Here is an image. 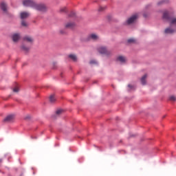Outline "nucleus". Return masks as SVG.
I'll return each mask as SVG.
<instances>
[{
    "mask_svg": "<svg viewBox=\"0 0 176 176\" xmlns=\"http://www.w3.org/2000/svg\"><path fill=\"white\" fill-rule=\"evenodd\" d=\"M104 9H107L106 6H104V7L100 6L98 10V12H104Z\"/></svg>",
    "mask_w": 176,
    "mask_h": 176,
    "instance_id": "aec40b11",
    "label": "nucleus"
},
{
    "mask_svg": "<svg viewBox=\"0 0 176 176\" xmlns=\"http://www.w3.org/2000/svg\"><path fill=\"white\" fill-rule=\"evenodd\" d=\"M23 42L24 44L21 45V49L22 52H24L25 53H28V52H30V47H27V45H25V43H27V42L28 43H32V42H34V39H32L30 36H25L23 38Z\"/></svg>",
    "mask_w": 176,
    "mask_h": 176,
    "instance_id": "f03ea898",
    "label": "nucleus"
},
{
    "mask_svg": "<svg viewBox=\"0 0 176 176\" xmlns=\"http://www.w3.org/2000/svg\"><path fill=\"white\" fill-rule=\"evenodd\" d=\"M66 28H74L75 27V23L69 22L65 25Z\"/></svg>",
    "mask_w": 176,
    "mask_h": 176,
    "instance_id": "2eb2a0df",
    "label": "nucleus"
},
{
    "mask_svg": "<svg viewBox=\"0 0 176 176\" xmlns=\"http://www.w3.org/2000/svg\"><path fill=\"white\" fill-rule=\"evenodd\" d=\"M30 16H31V14L28 12L23 11L20 13V17L21 20H25V19H28Z\"/></svg>",
    "mask_w": 176,
    "mask_h": 176,
    "instance_id": "6e6552de",
    "label": "nucleus"
},
{
    "mask_svg": "<svg viewBox=\"0 0 176 176\" xmlns=\"http://www.w3.org/2000/svg\"><path fill=\"white\" fill-rule=\"evenodd\" d=\"M169 101H173V102L176 101V96L174 95H171L169 96Z\"/></svg>",
    "mask_w": 176,
    "mask_h": 176,
    "instance_id": "a211bd4d",
    "label": "nucleus"
},
{
    "mask_svg": "<svg viewBox=\"0 0 176 176\" xmlns=\"http://www.w3.org/2000/svg\"><path fill=\"white\" fill-rule=\"evenodd\" d=\"M90 64H97V62L96 60H91Z\"/></svg>",
    "mask_w": 176,
    "mask_h": 176,
    "instance_id": "393cba45",
    "label": "nucleus"
},
{
    "mask_svg": "<svg viewBox=\"0 0 176 176\" xmlns=\"http://www.w3.org/2000/svg\"><path fill=\"white\" fill-rule=\"evenodd\" d=\"M36 3L34 0H22L23 6H25V8H32V9H34Z\"/></svg>",
    "mask_w": 176,
    "mask_h": 176,
    "instance_id": "20e7f679",
    "label": "nucleus"
},
{
    "mask_svg": "<svg viewBox=\"0 0 176 176\" xmlns=\"http://www.w3.org/2000/svg\"><path fill=\"white\" fill-rule=\"evenodd\" d=\"M0 8L5 14H8V4L5 1L0 3Z\"/></svg>",
    "mask_w": 176,
    "mask_h": 176,
    "instance_id": "0eeeda50",
    "label": "nucleus"
},
{
    "mask_svg": "<svg viewBox=\"0 0 176 176\" xmlns=\"http://www.w3.org/2000/svg\"><path fill=\"white\" fill-rule=\"evenodd\" d=\"M33 9H34V10H37V12H41V13H46L48 10L47 6L42 3H36Z\"/></svg>",
    "mask_w": 176,
    "mask_h": 176,
    "instance_id": "7ed1b4c3",
    "label": "nucleus"
},
{
    "mask_svg": "<svg viewBox=\"0 0 176 176\" xmlns=\"http://www.w3.org/2000/svg\"><path fill=\"white\" fill-rule=\"evenodd\" d=\"M144 17H146V15L144 14Z\"/></svg>",
    "mask_w": 176,
    "mask_h": 176,
    "instance_id": "c85d7f7f",
    "label": "nucleus"
},
{
    "mask_svg": "<svg viewBox=\"0 0 176 176\" xmlns=\"http://www.w3.org/2000/svg\"><path fill=\"white\" fill-rule=\"evenodd\" d=\"M12 38L13 42H15V43L19 42L21 38L20 34L14 33V34H12Z\"/></svg>",
    "mask_w": 176,
    "mask_h": 176,
    "instance_id": "9b49d317",
    "label": "nucleus"
},
{
    "mask_svg": "<svg viewBox=\"0 0 176 176\" xmlns=\"http://www.w3.org/2000/svg\"><path fill=\"white\" fill-rule=\"evenodd\" d=\"M163 19L164 20H166V21H168L169 23L170 26L166 28L164 30V34H173L176 32V30L174 25H171V16H170V14H168V12L165 11L163 14Z\"/></svg>",
    "mask_w": 176,
    "mask_h": 176,
    "instance_id": "f257e3e1",
    "label": "nucleus"
},
{
    "mask_svg": "<svg viewBox=\"0 0 176 176\" xmlns=\"http://www.w3.org/2000/svg\"><path fill=\"white\" fill-rule=\"evenodd\" d=\"M134 42H135V40L134 38L128 39V43H134Z\"/></svg>",
    "mask_w": 176,
    "mask_h": 176,
    "instance_id": "4be33fe9",
    "label": "nucleus"
},
{
    "mask_svg": "<svg viewBox=\"0 0 176 176\" xmlns=\"http://www.w3.org/2000/svg\"><path fill=\"white\" fill-rule=\"evenodd\" d=\"M13 120H14V115L10 114L7 116L6 118H4L3 122L9 123L10 122H13Z\"/></svg>",
    "mask_w": 176,
    "mask_h": 176,
    "instance_id": "1a4fd4ad",
    "label": "nucleus"
},
{
    "mask_svg": "<svg viewBox=\"0 0 176 176\" xmlns=\"http://www.w3.org/2000/svg\"><path fill=\"white\" fill-rule=\"evenodd\" d=\"M21 25H22L23 27H28V23H27V21L23 20V21H21Z\"/></svg>",
    "mask_w": 176,
    "mask_h": 176,
    "instance_id": "6ab92c4d",
    "label": "nucleus"
},
{
    "mask_svg": "<svg viewBox=\"0 0 176 176\" xmlns=\"http://www.w3.org/2000/svg\"><path fill=\"white\" fill-rule=\"evenodd\" d=\"M98 52H99V53H100V54H109V52L107 50V47H102V46L100 47L98 49Z\"/></svg>",
    "mask_w": 176,
    "mask_h": 176,
    "instance_id": "9d476101",
    "label": "nucleus"
},
{
    "mask_svg": "<svg viewBox=\"0 0 176 176\" xmlns=\"http://www.w3.org/2000/svg\"><path fill=\"white\" fill-rule=\"evenodd\" d=\"M69 58H71L74 62L78 61V58L76 57V55L72 54L69 55Z\"/></svg>",
    "mask_w": 176,
    "mask_h": 176,
    "instance_id": "4468645a",
    "label": "nucleus"
},
{
    "mask_svg": "<svg viewBox=\"0 0 176 176\" xmlns=\"http://www.w3.org/2000/svg\"><path fill=\"white\" fill-rule=\"evenodd\" d=\"M137 19H138V14H135L132 15L131 17H129L126 20V24H128V25H130V24H133V23H135V21L137 20Z\"/></svg>",
    "mask_w": 176,
    "mask_h": 176,
    "instance_id": "39448f33",
    "label": "nucleus"
},
{
    "mask_svg": "<svg viewBox=\"0 0 176 176\" xmlns=\"http://www.w3.org/2000/svg\"><path fill=\"white\" fill-rule=\"evenodd\" d=\"M100 39V36L98 34L96 33H92L89 34L87 37V41H98Z\"/></svg>",
    "mask_w": 176,
    "mask_h": 176,
    "instance_id": "423d86ee",
    "label": "nucleus"
},
{
    "mask_svg": "<svg viewBox=\"0 0 176 176\" xmlns=\"http://www.w3.org/2000/svg\"><path fill=\"white\" fill-rule=\"evenodd\" d=\"M25 119H30V116L26 117Z\"/></svg>",
    "mask_w": 176,
    "mask_h": 176,
    "instance_id": "bb28decb",
    "label": "nucleus"
},
{
    "mask_svg": "<svg viewBox=\"0 0 176 176\" xmlns=\"http://www.w3.org/2000/svg\"><path fill=\"white\" fill-rule=\"evenodd\" d=\"M117 61H120V63H126V57L123 56H119L117 57Z\"/></svg>",
    "mask_w": 176,
    "mask_h": 176,
    "instance_id": "f8f14e48",
    "label": "nucleus"
},
{
    "mask_svg": "<svg viewBox=\"0 0 176 176\" xmlns=\"http://www.w3.org/2000/svg\"><path fill=\"white\" fill-rule=\"evenodd\" d=\"M0 163H2V160H0Z\"/></svg>",
    "mask_w": 176,
    "mask_h": 176,
    "instance_id": "cd10ccee",
    "label": "nucleus"
},
{
    "mask_svg": "<svg viewBox=\"0 0 176 176\" xmlns=\"http://www.w3.org/2000/svg\"><path fill=\"white\" fill-rule=\"evenodd\" d=\"M65 10H67V8L65 7H63V8H60V12H65Z\"/></svg>",
    "mask_w": 176,
    "mask_h": 176,
    "instance_id": "b1692460",
    "label": "nucleus"
},
{
    "mask_svg": "<svg viewBox=\"0 0 176 176\" xmlns=\"http://www.w3.org/2000/svg\"><path fill=\"white\" fill-rule=\"evenodd\" d=\"M19 87H16L15 88L13 89V92L14 93H19Z\"/></svg>",
    "mask_w": 176,
    "mask_h": 176,
    "instance_id": "5701e85b",
    "label": "nucleus"
},
{
    "mask_svg": "<svg viewBox=\"0 0 176 176\" xmlns=\"http://www.w3.org/2000/svg\"><path fill=\"white\" fill-rule=\"evenodd\" d=\"M128 87H129V89H133V85H128Z\"/></svg>",
    "mask_w": 176,
    "mask_h": 176,
    "instance_id": "a878e982",
    "label": "nucleus"
},
{
    "mask_svg": "<svg viewBox=\"0 0 176 176\" xmlns=\"http://www.w3.org/2000/svg\"><path fill=\"white\" fill-rule=\"evenodd\" d=\"M164 3H168V0H163L161 1H159L157 3L158 6H160V5H164Z\"/></svg>",
    "mask_w": 176,
    "mask_h": 176,
    "instance_id": "f3484780",
    "label": "nucleus"
},
{
    "mask_svg": "<svg viewBox=\"0 0 176 176\" xmlns=\"http://www.w3.org/2000/svg\"><path fill=\"white\" fill-rule=\"evenodd\" d=\"M50 102L52 103L56 102V96L54 95H51L50 96Z\"/></svg>",
    "mask_w": 176,
    "mask_h": 176,
    "instance_id": "dca6fc26",
    "label": "nucleus"
},
{
    "mask_svg": "<svg viewBox=\"0 0 176 176\" xmlns=\"http://www.w3.org/2000/svg\"><path fill=\"white\" fill-rule=\"evenodd\" d=\"M63 113V109H58L56 111V115H61Z\"/></svg>",
    "mask_w": 176,
    "mask_h": 176,
    "instance_id": "412c9836",
    "label": "nucleus"
},
{
    "mask_svg": "<svg viewBox=\"0 0 176 176\" xmlns=\"http://www.w3.org/2000/svg\"><path fill=\"white\" fill-rule=\"evenodd\" d=\"M148 77V75L144 74L142 78H141V83L142 85H146V78Z\"/></svg>",
    "mask_w": 176,
    "mask_h": 176,
    "instance_id": "ddd939ff",
    "label": "nucleus"
},
{
    "mask_svg": "<svg viewBox=\"0 0 176 176\" xmlns=\"http://www.w3.org/2000/svg\"><path fill=\"white\" fill-rule=\"evenodd\" d=\"M163 118H166V116H164V117Z\"/></svg>",
    "mask_w": 176,
    "mask_h": 176,
    "instance_id": "c756f323",
    "label": "nucleus"
}]
</instances>
